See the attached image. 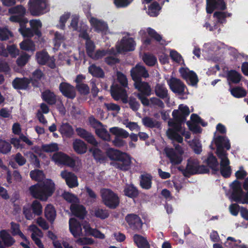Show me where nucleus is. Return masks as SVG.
<instances>
[{
	"instance_id": "obj_1",
	"label": "nucleus",
	"mask_w": 248,
	"mask_h": 248,
	"mask_svg": "<svg viewBox=\"0 0 248 248\" xmlns=\"http://www.w3.org/2000/svg\"><path fill=\"white\" fill-rule=\"evenodd\" d=\"M189 108L183 104H180L178 109H174L172 112L173 119L168 122V125L170 128L167 131V135L169 139L173 141H177L182 143L183 142V138L180 135L182 131V126L186 121V117L189 115Z\"/></svg>"
},
{
	"instance_id": "obj_2",
	"label": "nucleus",
	"mask_w": 248,
	"mask_h": 248,
	"mask_svg": "<svg viewBox=\"0 0 248 248\" xmlns=\"http://www.w3.org/2000/svg\"><path fill=\"white\" fill-rule=\"evenodd\" d=\"M106 154L110 160L113 161L110 165L114 168L124 171L131 169L132 158L127 153L110 148L107 150Z\"/></svg>"
},
{
	"instance_id": "obj_3",
	"label": "nucleus",
	"mask_w": 248,
	"mask_h": 248,
	"mask_svg": "<svg viewBox=\"0 0 248 248\" xmlns=\"http://www.w3.org/2000/svg\"><path fill=\"white\" fill-rule=\"evenodd\" d=\"M213 143L215 144L217 147L216 154L220 159V167L230 166V162L228 157V153L225 150H229L231 148L229 140L226 136H217L214 138L209 146L211 150H215V147L213 145Z\"/></svg>"
},
{
	"instance_id": "obj_4",
	"label": "nucleus",
	"mask_w": 248,
	"mask_h": 248,
	"mask_svg": "<svg viewBox=\"0 0 248 248\" xmlns=\"http://www.w3.org/2000/svg\"><path fill=\"white\" fill-rule=\"evenodd\" d=\"M55 184L51 179H46L45 182L31 186L29 190L31 195L34 198L46 201L51 196L55 190Z\"/></svg>"
},
{
	"instance_id": "obj_5",
	"label": "nucleus",
	"mask_w": 248,
	"mask_h": 248,
	"mask_svg": "<svg viewBox=\"0 0 248 248\" xmlns=\"http://www.w3.org/2000/svg\"><path fill=\"white\" fill-rule=\"evenodd\" d=\"M112 97L115 101L121 99L123 103H128L130 108L134 111H136L140 108V104L135 97L130 96L128 99L126 90L121 89L116 86L112 91Z\"/></svg>"
},
{
	"instance_id": "obj_6",
	"label": "nucleus",
	"mask_w": 248,
	"mask_h": 248,
	"mask_svg": "<svg viewBox=\"0 0 248 248\" xmlns=\"http://www.w3.org/2000/svg\"><path fill=\"white\" fill-rule=\"evenodd\" d=\"M101 196L103 204L111 209H116L120 203L118 195L110 189L103 188L101 190Z\"/></svg>"
},
{
	"instance_id": "obj_7",
	"label": "nucleus",
	"mask_w": 248,
	"mask_h": 248,
	"mask_svg": "<svg viewBox=\"0 0 248 248\" xmlns=\"http://www.w3.org/2000/svg\"><path fill=\"white\" fill-rule=\"evenodd\" d=\"M186 170L187 171H185L187 172L188 177L195 174L209 173L210 172L209 169L206 166L200 165L198 160L191 158L187 160Z\"/></svg>"
},
{
	"instance_id": "obj_8",
	"label": "nucleus",
	"mask_w": 248,
	"mask_h": 248,
	"mask_svg": "<svg viewBox=\"0 0 248 248\" xmlns=\"http://www.w3.org/2000/svg\"><path fill=\"white\" fill-rule=\"evenodd\" d=\"M28 4L30 14L35 16L43 15L48 6L47 0H30Z\"/></svg>"
},
{
	"instance_id": "obj_9",
	"label": "nucleus",
	"mask_w": 248,
	"mask_h": 248,
	"mask_svg": "<svg viewBox=\"0 0 248 248\" xmlns=\"http://www.w3.org/2000/svg\"><path fill=\"white\" fill-rule=\"evenodd\" d=\"M52 160L59 165H63L72 168L76 166L75 160L62 152L54 153L52 156Z\"/></svg>"
},
{
	"instance_id": "obj_10",
	"label": "nucleus",
	"mask_w": 248,
	"mask_h": 248,
	"mask_svg": "<svg viewBox=\"0 0 248 248\" xmlns=\"http://www.w3.org/2000/svg\"><path fill=\"white\" fill-rule=\"evenodd\" d=\"M124 219L129 228L133 231L139 232L142 229L143 222L139 215L134 213L128 214Z\"/></svg>"
},
{
	"instance_id": "obj_11",
	"label": "nucleus",
	"mask_w": 248,
	"mask_h": 248,
	"mask_svg": "<svg viewBox=\"0 0 248 248\" xmlns=\"http://www.w3.org/2000/svg\"><path fill=\"white\" fill-rule=\"evenodd\" d=\"M130 75L134 82L142 80V78H146L149 74L146 68L139 64L133 67L130 71Z\"/></svg>"
},
{
	"instance_id": "obj_12",
	"label": "nucleus",
	"mask_w": 248,
	"mask_h": 248,
	"mask_svg": "<svg viewBox=\"0 0 248 248\" xmlns=\"http://www.w3.org/2000/svg\"><path fill=\"white\" fill-rule=\"evenodd\" d=\"M89 22L94 31L104 34H106L108 27V24L104 20L94 17H91Z\"/></svg>"
},
{
	"instance_id": "obj_13",
	"label": "nucleus",
	"mask_w": 248,
	"mask_h": 248,
	"mask_svg": "<svg viewBox=\"0 0 248 248\" xmlns=\"http://www.w3.org/2000/svg\"><path fill=\"white\" fill-rule=\"evenodd\" d=\"M179 71L182 78L186 81H189L191 85L195 86L197 84L199 79L194 71L189 70L188 68L184 67H181Z\"/></svg>"
},
{
	"instance_id": "obj_14",
	"label": "nucleus",
	"mask_w": 248,
	"mask_h": 248,
	"mask_svg": "<svg viewBox=\"0 0 248 248\" xmlns=\"http://www.w3.org/2000/svg\"><path fill=\"white\" fill-rule=\"evenodd\" d=\"M135 45L133 38L123 37L117 49L119 53L133 51L135 49Z\"/></svg>"
},
{
	"instance_id": "obj_15",
	"label": "nucleus",
	"mask_w": 248,
	"mask_h": 248,
	"mask_svg": "<svg viewBox=\"0 0 248 248\" xmlns=\"http://www.w3.org/2000/svg\"><path fill=\"white\" fill-rule=\"evenodd\" d=\"M59 90L62 94L67 98L73 99L76 97L75 88L67 82H61L59 85Z\"/></svg>"
},
{
	"instance_id": "obj_16",
	"label": "nucleus",
	"mask_w": 248,
	"mask_h": 248,
	"mask_svg": "<svg viewBox=\"0 0 248 248\" xmlns=\"http://www.w3.org/2000/svg\"><path fill=\"white\" fill-rule=\"evenodd\" d=\"M226 9V5L224 0H206L207 14H212L215 9L224 10Z\"/></svg>"
},
{
	"instance_id": "obj_17",
	"label": "nucleus",
	"mask_w": 248,
	"mask_h": 248,
	"mask_svg": "<svg viewBox=\"0 0 248 248\" xmlns=\"http://www.w3.org/2000/svg\"><path fill=\"white\" fill-rule=\"evenodd\" d=\"M169 85L171 90L175 93L182 95L184 93L186 86L179 79L171 78L169 81Z\"/></svg>"
},
{
	"instance_id": "obj_18",
	"label": "nucleus",
	"mask_w": 248,
	"mask_h": 248,
	"mask_svg": "<svg viewBox=\"0 0 248 248\" xmlns=\"http://www.w3.org/2000/svg\"><path fill=\"white\" fill-rule=\"evenodd\" d=\"M76 131L79 137L84 139L88 143L95 146H97L98 145L97 141L91 132H89L86 129L81 127L77 128L76 129Z\"/></svg>"
},
{
	"instance_id": "obj_19",
	"label": "nucleus",
	"mask_w": 248,
	"mask_h": 248,
	"mask_svg": "<svg viewBox=\"0 0 248 248\" xmlns=\"http://www.w3.org/2000/svg\"><path fill=\"white\" fill-rule=\"evenodd\" d=\"M69 230L75 238L82 236L81 224L77 219L70 218L69 221Z\"/></svg>"
},
{
	"instance_id": "obj_20",
	"label": "nucleus",
	"mask_w": 248,
	"mask_h": 248,
	"mask_svg": "<svg viewBox=\"0 0 248 248\" xmlns=\"http://www.w3.org/2000/svg\"><path fill=\"white\" fill-rule=\"evenodd\" d=\"M61 176L65 180L66 184L70 188L78 186V178L74 173L66 170H63L61 173Z\"/></svg>"
},
{
	"instance_id": "obj_21",
	"label": "nucleus",
	"mask_w": 248,
	"mask_h": 248,
	"mask_svg": "<svg viewBox=\"0 0 248 248\" xmlns=\"http://www.w3.org/2000/svg\"><path fill=\"white\" fill-rule=\"evenodd\" d=\"M32 80L31 78L25 77L16 78L12 81V86L16 90H27L29 88V85Z\"/></svg>"
},
{
	"instance_id": "obj_22",
	"label": "nucleus",
	"mask_w": 248,
	"mask_h": 248,
	"mask_svg": "<svg viewBox=\"0 0 248 248\" xmlns=\"http://www.w3.org/2000/svg\"><path fill=\"white\" fill-rule=\"evenodd\" d=\"M232 193L231 197L233 201L236 202L240 200V196L244 193L242 188L241 183L238 180H234L231 184Z\"/></svg>"
},
{
	"instance_id": "obj_23",
	"label": "nucleus",
	"mask_w": 248,
	"mask_h": 248,
	"mask_svg": "<svg viewBox=\"0 0 248 248\" xmlns=\"http://www.w3.org/2000/svg\"><path fill=\"white\" fill-rule=\"evenodd\" d=\"M134 87L139 92L137 94H145L150 96L151 94V88L149 84L141 80L134 82Z\"/></svg>"
},
{
	"instance_id": "obj_24",
	"label": "nucleus",
	"mask_w": 248,
	"mask_h": 248,
	"mask_svg": "<svg viewBox=\"0 0 248 248\" xmlns=\"http://www.w3.org/2000/svg\"><path fill=\"white\" fill-rule=\"evenodd\" d=\"M70 209L74 216L80 219H83L87 213L85 207L80 204H71Z\"/></svg>"
},
{
	"instance_id": "obj_25",
	"label": "nucleus",
	"mask_w": 248,
	"mask_h": 248,
	"mask_svg": "<svg viewBox=\"0 0 248 248\" xmlns=\"http://www.w3.org/2000/svg\"><path fill=\"white\" fill-rule=\"evenodd\" d=\"M204 162L207 165V167L212 170L213 173L215 174L219 171L218 162L217 157L214 155L212 152L208 154V157Z\"/></svg>"
},
{
	"instance_id": "obj_26",
	"label": "nucleus",
	"mask_w": 248,
	"mask_h": 248,
	"mask_svg": "<svg viewBox=\"0 0 248 248\" xmlns=\"http://www.w3.org/2000/svg\"><path fill=\"white\" fill-rule=\"evenodd\" d=\"M117 80L119 83L120 85L116 84L112 85L110 87V94L112 96V91L116 86H117L118 88L126 90V88L128 89V80L126 77L125 75L121 72H118L117 73Z\"/></svg>"
},
{
	"instance_id": "obj_27",
	"label": "nucleus",
	"mask_w": 248,
	"mask_h": 248,
	"mask_svg": "<svg viewBox=\"0 0 248 248\" xmlns=\"http://www.w3.org/2000/svg\"><path fill=\"white\" fill-rule=\"evenodd\" d=\"M153 177L148 173L141 174L140 176V185L144 189L149 190L152 186Z\"/></svg>"
},
{
	"instance_id": "obj_28",
	"label": "nucleus",
	"mask_w": 248,
	"mask_h": 248,
	"mask_svg": "<svg viewBox=\"0 0 248 248\" xmlns=\"http://www.w3.org/2000/svg\"><path fill=\"white\" fill-rule=\"evenodd\" d=\"M155 93L156 96L160 99H170L168 89L163 84H156L155 87Z\"/></svg>"
},
{
	"instance_id": "obj_29",
	"label": "nucleus",
	"mask_w": 248,
	"mask_h": 248,
	"mask_svg": "<svg viewBox=\"0 0 248 248\" xmlns=\"http://www.w3.org/2000/svg\"><path fill=\"white\" fill-rule=\"evenodd\" d=\"M0 238L5 247H10L15 243L14 238L5 230H2L0 231Z\"/></svg>"
},
{
	"instance_id": "obj_30",
	"label": "nucleus",
	"mask_w": 248,
	"mask_h": 248,
	"mask_svg": "<svg viewBox=\"0 0 248 248\" xmlns=\"http://www.w3.org/2000/svg\"><path fill=\"white\" fill-rule=\"evenodd\" d=\"M42 99L50 105L55 104L57 101L56 95L50 90H46L42 93Z\"/></svg>"
},
{
	"instance_id": "obj_31",
	"label": "nucleus",
	"mask_w": 248,
	"mask_h": 248,
	"mask_svg": "<svg viewBox=\"0 0 248 248\" xmlns=\"http://www.w3.org/2000/svg\"><path fill=\"white\" fill-rule=\"evenodd\" d=\"M142 122L146 127L157 129H161V122L148 116L143 117L142 119Z\"/></svg>"
},
{
	"instance_id": "obj_32",
	"label": "nucleus",
	"mask_w": 248,
	"mask_h": 248,
	"mask_svg": "<svg viewBox=\"0 0 248 248\" xmlns=\"http://www.w3.org/2000/svg\"><path fill=\"white\" fill-rule=\"evenodd\" d=\"M133 241L138 248H150V245L146 238L140 234H134Z\"/></svg>"
},
{
	"instance_id": "obj_33",
	"label": "nucleus",
	"mask_w": 248,
	"mask_h": 248,
	"mask_svg": "<svg viewBox=\"0 0 248 248\" xmlns=\"http://www.w3.org/2000/svg\"><path fill=\"white\" fill-rule=\"evenodd\" d=\"M124 192L126 196L132 199L137 198L139 195V190L132 184H126Z\"/></svg>"
},
{
	"instance_id": "obj_34",
	"label": "nucleus",
	"mask_w": 248,
	"mask_h": 248,
	"mask_svg": "<svg viewBox=\"0 0 248 248\" xmlns=\"http://www.w3.org/2000/svg\"><path fill=\"white\" fill-rule=\"evenodd\" d=\"M73 148L78 154H83L87 151V147L86 143L80 139H76L73 143Z\"/></svg>"
},
{
	"instance_id": "obj_35",
	"label": "nucleus",
	"mask_w": 248,
	"mask_h": 248,
	"mask_svg": "<svg viewBox=\"0 0 248 248\" xmlns=\"http://www.w3.org/2000/svg\"><path fill=\"white\" fill-rule=\"evenodd\" d=\"M166 155L172 165H178L180 164L183 160L181 155H177L172 148L170 149L167 151L166 152Z\"/></svg>"
},
{
	"instance_id": "obj_36",
	"label": "nucleus",
	"mask_w": 248,
	"mask_h": 248,
	"mask_svg": "<svg viewBox=\"0 0 248 248\" xmlns=\"http://www.w3.org/2000/svg\"><path fill=\"white\" fill-rule=\"evenodd\" d=\"M59 131L62 137L70 138L74 134V129L68 123H63L59 128Z\"/></svg>"
},
{
	"instance_id": "obj_37",
	"label": "nucleus",
	"mask_w": 248,
	"mask_h": 248,
	"mask_svg": "<svg viewBox=\"0 0 248 248\" xmlns=\"http://www.w3.org/2000/svg\"><path fill=\"white\" fill-rule=\"evenodd\" d=\"M88 72L93 77L104 78L105 77V73L103 70L100 67L96 66L95 64H92L89 66Z\"/></svg>"
},
{
	"instance_id": "obj_38",
	"label": "nucleus",
	"mask_w": 248,
	"mask_h": 248,
	"mask_svg": "<svg viewBox=\"0 0 248 248\" xmlns=\"http://www.w3.org/2000/svg\"><path fill=\"white\" fill-rule=\"evenodd\" d=\"M45 216L51 223L54 222L56 216V211L53 206L49 204L46 207Z\"/></svg>"
},
{
	"instance_id": "obj_39",
	"label": "nucleus",
	"mask_w": 248,
	"mask_h": 248,
	"mask_svg": "<svg viewBox=\"0 0 248 248\" xmlns=\"http://www.w3.org/2000/svg\"><path fill=\"white\" fill-rule=\"evenodd\" d=\"M92 215L96 218L104 220L109 217V213L108 210L106 209H103L100 208L99 207H95L93 211Z\"/></svg>"
},
{
	"instance_id": "obj_40",
	"label": "nucleus",
	"mask_w": 248,
	"mask_h": 248,
	"mask_svg": "<svg viewBox=\"0 0 248 248\" xmlns=\"http://www.w3.org/2000/svg\"><path fill=\"white\" fill-rule=\"evenodd\" d=\"M232 16L231 13L225 12L216 11L213 14V17L217 19V23L224 24L227 22L226 17Z\"/></svg>"
},
{
	"instance_id": "obj_41",
	"label": "nucleus",
	"mask_w": 248,
	"mask_h": 248,
	"mask_svg": "<svg viewBox=\"0 0 248 248\" xmlns=\"http://www.w3.org/2000/svg\"><path fill=\"white\" fill-rule=\"evenodd\" d=\"M241 78V75L235 70H231L227 73L228 80L233 83H238Z\"/></svg>"
},
{
	"instance_id": "obj_42",
	"label": "nucleus",
	"mask_w": 248,
	"mask_h": 248,
	"mask_svg": "<svg viewBox=\"0 0 248 248\" xmlns=\"http://www.w3.org/2000/svg\"><path fill=\"white\" fill-rule=\"evenodd\" d=\"M89 152L92 153L94 159L96 162H103L105 160V156L103 152L97 148H91Z\"/></svg>"
},
{
	"instance_id": "obj_43",
	"label": "nucleus",
	"mask_w": 248,
	"mask_h": 248,
	"mask_svg": "<svg viewBox=\"0 0 248 248\" xmlns=\"http://www.w3.org/2000/svg\"><path fill=\"white\" fill-rule=\"evenodd\" d=\"M160 9L159 3L157 1H154L148 7V14L151 16H157Z\"/></svg>"
},
{
	"instance_id": "obj_44",
	"label": "nucleus",
	"mask_w": 248,
	"mask_h": 248,
	"mask_svg": "<svg viewBox=\"0 0 248 248\" xmlns=\"http://www.w3.org/2000/svg\"><path fill=\"white\" fill-rule=\"evenodd\" d=\"M36 57L38 63L42 65H45L49 59V56L46 51L37 52Z\"/></svg>"
},
{
	"instance_id": "obj_45",
	"label": "nucleus",
	"mask_w": 248,
	"mask_h": 248,
	"mask_svg": "<svg viewBox=\"0 0 248 248\" xmlns=\"http://www.w3.org/2000/svg\"><path fill=\"white\" fill-rule=\"evenodd\" d=\"M12 234L13 236L19 235L22 239L27 240V238L20 230V225L18 223L14 222L10 223Z\"/></svg>"
},
{
	"instance_id": "obj_46",
	"label": "nucleus",
	"mask_w": 248,
	"mask_h": 248,
	"mask_svg": "<svg viewBox=\"0 0 248 248\" xmlns=\"http://www.w3.org/2000/svg\"><path fill=\"white\" fill-rule=\"evenodd\" d=\"M109 131L113 135L119 138H127L129 133L125 130L118 127H113L109 129Z\"/></svg>"
},
{
	"instance_id": "obj_47",
	"label": "nucleus",
	"mask_w": 248,
	"mask_h": 248,
	"mask_svg": "<svg viewBox=\"0 0 248 248\" xmlns=\"http://www.w3.org/2000/svg\"><path fill=\"white\" fill-rule=\"evenodd\" d=\"M20 48L23 50L32 51L35 49V45L32 40L27 39L20 43Z\"/></svg>"
},
{
	"instance_id": "obj_48",
	"label": "nucleus",
	"mask_w": 248,
	"mask_h": 248,
	"mask_svg": "<svg viewBox=\"0 0 248 248\" xmlns=\"http://www.w3.org/2000/svg\"><path fill=\"white\" fill-rule=\"evenodd\" d=\"M30 26L31 28L34 31L35 35H36L38 37L42 36V33L39 30V28L42 27V23L39 20H31L30 21Z\"/></svg>"
},
{
	"instance_id": "obj_49",
	"label": "nucleus",
	"mask_w": 248,
	"mask_h": 248,
	"mask_svg": "<svg viewBox=\"0 0 248 248\" xmlns=\"http://www.w3.org/2000/svg\"><path fill=\"white\" fill-rule=\"evenodd\" d=\"M8 12L10 14H17L21 16H25L26 12L25 8L22 5L13 6L9 9Z\"/></svg>"
},
{
	"instance_id": "obj_50",
	"label": "nucleus",
	"mask_w": 248,
	"mask_h": 248,
	"mask_svg": "<svg viewBox=\"0 0 248 248\" xmlns=\"http://www.w3.org/2000/svg\"><path fill=\"white\" fill-rule=\"evenodd\" d=\"M30 205L32 208L34 216H39L42 215L43 213V207L39 201L34 200Z\"/></svg>"
},
{
	"instance_id": "obj_51",
	"label": "nucleus",
	"mask_w": 248,
	"mask_h": 248,
	"mask_svg": "<svg viewBox=\"0 0 248 248\" xmlns=\"http://www.w3.org/2000/svg\"><path fill=\"white\" fill-rule=\"evenodd\" d=\"M95 133L99 138L104 140L108 141L110 140V135L105 128L101 127L100 128L96 129Z\"/></svg>"
},
{
	"instance_id": "obj_52",
	"label": "nucleus",
	"mask_w": 248,
	"mask_h": 248,
	"mask_svg": "<svg viewBox=\"0 0 248 248\" xmlns=\"http://www.w3.org/2000/svg\"><path fill=\"white\" fill-rule=\"evenodd\" d=\"M12 146L6 140L0 139V153L3 155L8 154L11 151Z\"/></svg>"
},
{
	"instance_id": "obj_53",
	"label": "nucleus",
	"mask_w": 248,
	"mask_h": 248,
	"mask_svg": "<svg viewBox=\"0 0 248 248\" xmlns=\"http://www.w3.org/2000/svg\"><path fill=\"white\" fill-rule=\"evenodd\" d=\"M231 93L232 96L236 98L245 97L247 95L246 91L242 87H236L231 89Z\"/></svg>"
},
{
	"instance_id": "obj_54",
	"label": "nucleus",
	"mask_w": 248,
	"mask_h": 248,
	"mask_svg": "<svg viewBox=\"0 0 248 248\" xmlns=\"http://www.w3.org/2000/svg\"><path fill=\"white\" fill-rule=\"evenodd\" d=\"M35 227L36 230L38 231V233H32L31 235V239L39 248H45L41 239L36 236L37 235L40 237H42L43 236L42 232L37 227L35 226Z\"/></svg>"
},
{
	"instance_id": "obj_55",
	"label": "nucleus",
	"mask_w": 248,
	"mask_h": 248,
	"mask_svg": "<svg viewBox=\"0 0 248 248\" xmlns=\"http://www.w3.org/2000/svg\"><path fill=\"white\" fill-rule=\"evenodd\" d=\"M9 19L11 22L18 23L20 27L22 26L25 25L28 22L27 18H25L24 16L20 15L12 16L10 17Z\"/></svg>"
},
{
	"instance_id": "obj_56",
	"label": "nucleus",
	"mask_w": 248,
	"mask_h": 248,
	"mask_svg": "<svg viewBox=\"0 0 248 248\" xmlns=\"http://www.w3.org/2000/svg\"><path fill=\"white\" fill-rule=\"evenodd\" d=\"M23 214L27 220H31L35 216L30 204L25 205L23 207Z\"/></svg>"
},
{
	"instance_id": "obj_57",
	"label": "nucleus",
	"mask_w": 248,
	"mask_h": 248,
	"mask_svg": "<svg viewBox=\"0 0 248 248\" xmlns=\"http://www.w3.org/2000/svg\"><path fill=\"white\" fill-rule=\"evenodd\" d=\"M18 31L25 37L31 38L35 34L34 31L31 28H26V24L20 27Z\"/></svg>"
},
{
	"instance_id": "obj_58",
	"label": "nucleus",
	"mask_w": 248,
	"mask_h": 248,
	"mask_svg": "<svg viewBox=\"0 0 248 248\" xmlns=\"http://www.w3.org/2000/svg\"><path fill=\"white\" fill-rule=\"evenodd\" d=\"M147 32L150 37L154 38L156 41L159 42L161 45L164 44L163 42H165V41L162 39V36L159 34L155 30L151 28H148L147 29Z\"/></svg>"
},
{
	"instance_id": "obj_59",
	"label": "nucleus",
	"mask_w": 248,
	"mask_h": 248,
	"mask_svg": "<svg viewBox=\"0 0 248 248\" xmlns=\"http://www.w3.org/2000/svg\"><path fill=\"white\" fill-rule=\"evenodd\" d=\"M95 46L93 40L90 39L85 42V48L87 54L92 57L93 55Z\"/></svg>"
},
{
	"instance_id": "obj_60",
	"label": "nucleus",
	"mask_w": 248,
	"mask_h": 248,
	"mask_svg": "<svg viewBox=\"0 0 248 248\" xmlns=\"http://www.w3.org/2000/svg\"><path fill=\"white\" fill-rule=\"evenodd\" d=\"M30 175L32 180L39 181L43 178L44 175L43 170L37 169L31 171Z\"/></svg>"
},
{
	"instance_id": "obj_61",
	"label": "nucleus",
	"mask_w": 248,
	"mask_h": 248,
	"mask_svg": "<svg viewBox=\"0 0 248 248\" xmlns=\"http://www.w3.org/2000/svg\"><path fill=\"white\" fill-rule=\"evenodd\" d=\"M76 88L81 95H87L90 93V88L85 83L77 84Z\"/></svg>"
},
{
	"instance_id": "obj_62",
	"label": "nucleus",
	"mask_w": 248,
	"mask_h": 248,
	"mask_svg": "<svg viewBox=\"0 0 248 248\" xmlns=\"http://www.w3.org/2000/svg\"><path fill=\"white\" fill-rule=\"evenodd\" d=\"M62 197L65 201L72 204L78 202V199L77 197L71 193L64 192L62 194Z\"/></svg>"
},
{
	"instance_id": "obj_63",
	"label": "nucleus",
	"mask_w": 248,
	"mask_h": 248,
	"mask_svg": "<svg viewBox=\"0 0 248 248\" xmlns=\"http://www.w3.org/2000/svg\"><path fill=\"white\" fill-rule=\"evenodd\" d=\"M143 60L147 65L150 66L154 65L157 62L156 58L154 55L147 54H144Z\"/></svg>"
},
{
	"instance_id": "obj_64",
	"label": "nucleus",
	"mask_w": 248,
	"mask_h": 248,
	"mask_svg": "<svg viewBox=\"0 0 248 248\" xmlns=\"http://www.w3.org/2000/svg\"><path fill=\"white\" fill-rule=\"evenodd\" d=\"M30 56L27 53H24L19 56L16 60V64L18 66L22 67L25 66L28 62Z\"/></svg>"
}]
</instances>
